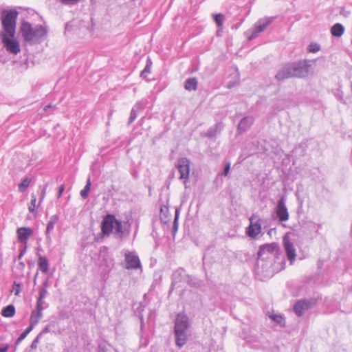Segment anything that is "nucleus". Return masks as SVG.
Masks as SVG:
<instances>
[{
    "instance_id": "nucleus-25",
    "label": "nucleus",
    "mask_w": 352,
    "mask_h": 352,
    "mask_svg": "<svg viewBox=\"0 0 352 352\" xmlns=\"http://www.w3.org/2000/svg\"><path fill=\"white\" fill-rule=\"evenodd\" d=\"M15 314V307L12 305H9L1 311V315L6 318L12 317Z\"/></svg>"
},
{
    "instance_id": "nucleus-11",
    "label": "nucleus",
    "mask_w": 352,
    "mask_h": 352,
    "mask_svg": "<svg viewBox=\"0 0 352 352\" xmlns=\"http://www.w3.org/2000/svg\"><path fill=\"white\" fill-rule=\"evenodd\" d=\"M285 197H281L275 208V212L280 222L287 221L289 217L288 210L285 205Z\"/></svg>"
},
{
    "instance_id": "nucleus-3",
    "label": "nucleus",
    "mask_w": 352,
    "mask_h": 352,
    "mask_svg": "<svg viewBox=\"0 0 352 352\" xmlns=\"http://www.w3.org/2000/svg\"><path fill=\"white\" fill-rule=\"evenodd\" d=\"M112 233L122 239L124 232L122 222L116 219L113 214H108L101 222V234L104 236H109Z\"/></svg>"
},
{
    "instance_id": "nucleus-2",
    "label": "nucleus",
    "mask_w": 352,
    "mask_h": 352,
    "mask_svg": "<svg viewBox=\"0 0 352 352\" xmlns=\"http://www.w3.org/2000/svg\"><path fill=\"white\" fill-rule=\"evenodd\" d=\"M189 327L188 317L186 314H179L176 317L174 328L175 343L179 348H182L186 343Z\"/></svg>"
},
{
    "instance_id": "nucleus-12",
    "label": "nucleus",
    "mask_w": 352,
    "mask_h": 352,
    "mask_svg": "<svg viewBox=\"0 0 352 352\" xmlns=\"http://www.w3.org/2000/svg\"><path fill=\"white\" fill-rule=\"evenodd\" d=\"M283 243L287 254V257L288 260L290 261V263L292 264L296 259V249L294 246V243L292 242L289 238V233H287L284 235L283 239Z\"/></svg>"
},
{
    "instance_id": "nucleus-15",
    "label": "nucleus",
    "mask_w": 352,
    "mask_h": 352,
    "mask_svg": "<svg viewBox=\"0 0 352 352\" xmlns=\"http://www.w3.org/2000/svg\"><path fill=\"white\" fill-rule=\"evenodd\" d=\"M126 268L137 269L140 267L139 257L133 253L129 252L125 254Z\"/></svg>"
},
{
    "instance_id": "nucleus-37",
    "label": "nucleus",
    "mask_w": 352,
    "mask_h": 352,
    "mask_svg": "<svg viewBox=\"0 0 352 352\" xmlns=\"http://www.w3.org/2000/svg\"><path fill=\"white\" fill-rule=\"evenodd\" d=\"M270 318L275 322H276L278 324H282V322L284 321L283 318L280 315L274 314L270 316Z\"/></svg>"
},
{
    "instance_id": "nucleus-10",
    "label": "nucleus",
    "mask_w": 352,
    "mask_h": 352,
    "mask_svg": "<svg viewBox=\"0 0 352 352\" xmlns=\"http://www.w3.org/2000/svg\"><path fill=\"white\" fill-rule=\"evenodd\" d=\"M2 42L7 51L13 54H17L20 52L19 42L14 36H9L7 34H2Z\"/></svg>"
},
{
    "instance_id": "nucleus-28",
    "label": "nucleus",
    "mask_w": 352,
    "mask_h": 352,
    "mask_svg": "<svg viewBox=\"0 0 352 352\" xmlns=\"http://www.w3.org/2000/svg\"><path fill=\"white\" fill-rule=\"evenodd\" d=\"M34 326L30 324V326L20 335V336L17 338L16 341V344H19L22 340H23L28 333L33 329Z\"/></svg>"
},
{
    "instance_id": "nucleus-8",
    "label": "nucleus",
    "mask_w": 352,
    "mask_h": 352,
    "mask_svg": "<svg viewBox=\"0 0 352 352\" xmlns=\"http://www.w3.org/2000/svg\"><path fill=\"white\" fill-rule=\"evenodd\" d=\"M274 19V17L260 19L254 24V28L248 30V33L250 34L248 39L252 40L256 38L260 33L263 32L265 30V28L273 22Z\"/></svg>"
},
{
    "instance_id": "nucleus-14",
    "label": "nucleus",
    "mask_w": 352,
    "mask_h": 352,
    "mask_svg": "<svg viewBox=\"0 0 352 352\" xmlns=\"http://www.w3.org/2000/svg\"><path fill=\"white\" fill-rule=\"evenodd\" d=\"M177 168L180 174L179 179H187L190 173V160L186 157L179 159Z\"/></svg>"
},
{
    "instance_id": "nucleus-1",
    "label": "nucleus",
    "mask_w": 352,
    "mask_h": 352,
    "mask_svg": "<svg viewBox=\"0 0 352 352\" xmlns=\"http://www.w3.org/2000/svg\"><path fill=\"white\" fill-rule=\"evenodd\" d=\"M312 63L313 60L307 59L287 63L278 70L275 78L279 81L291 78H305L311 72Z\"/></svg>"
},
{
    "instance_id": "nucleus-34",
    "label": "nucleus",
    "mask_w": 352,
    "mask_h": 352,
    "mask_svg": "<svg viewBox=\"0 0 352 352\" xmlns=\"http://www.w3.org/2000/svg\"><path fill=\"white\" fill-rule=\"evenodd\" d=\"M12 291L14 292L16 296H18L21 291V284L14 281L13 283Z\"/></svg>"
},
{
    "instance_id": "nucleus-38",
    "label": "nucleus",
    "mask_w": 352,
    "mask_h": 352,
    "mask_svg": "<svg viewBox=\"0 0 352 352\" xmlns=\"http://www.w3.org/2000/svg\"><path fill=\"white\" fill-rule=\"evenodd\" d=\"M41 334H38L37 336L35 338V339L33 340V342L31 344L30 347L32 349H36L37 348V344L39 342L41 338Z\"/></svg>"
},
{
    "instance_id": "nucleus-47",
    "label": "nucleus",
    "mask_w": 352,
    "mask_h": 352,
    "mask_svg": "<svg viewBox=\"0 0 352 352\" xmlns=\"http://www.w3.org/2000/svg\"><path fill=\"white\" fill-rule=\"evenodd\" d=\"M136 110V111L138 112V111L139 110H141L142 109V102H138L135 106L134 107Z\"/></svg>"
},
{
    "instance_id": "nucleus-50",
    "label": "nucleus",
    "mask_w": 352,
    "mask_h": 352,
    "mask_svg": "<svg viewBox=\"0 0 352 352\" xmlns=\"http://www.w3.org/2000/svg\"><path fill=\"white\" fill-rule=\"evenodd\" d=\"M52 106L50 104H48V105H46L45 107H44V111H47L48 109L51 108Z\"/></svg>"
},
{
    "instance_id": "nucleus-43",
    "label": "nucleus",
    "mask_w": 352,
    "mask_h": 352,
    "mask_svg": "<svg viewBox=\"0 0 352 352\" xmlns=\"http://www.w3.org/2000/svg\"><path fill=\"white\" fill-rule=\"evenodd\" d=\"M52 325V324L47 325L38 334H41V337H42L44 333L50 332Z\"/></svg>"
},
{
    "instance_id": "nucleus-24",
    "label": "nucleus",
    "mask_w": 352,
    "mask_h": 352,
    "mask_svg": "<svg viewBox=\"0 0 352 352\" xmlns=\"http://www.w3.org/2000/svg\"><path fill=\"white\" fill-rule=\"evenodd\" d=\"M58 216L55 214L50 217V221L47 223V228H46V237H50V232L53 230L54 228V225L58 222Z\"/></svg>"
},
{
    "instance_id": "nucleus-4",
    "label": "nucleus",
    "mask_w": 352,
    "mask_h": 352,
    "mask_svg": "<svg viewBox=\"0 0 352 352\" xmlns=\"http://www.w3.org/2000/svg\"><path fill=\"white\" fill-rule=\"evenodd\" d=\"M21 32L23 38L26 41H42L45 35L47 30L42 25H36L32 27L28 22H23L21 26Z\"/></svg>"
},
{
    "instance_id": "nucleus-29",
    "label": "nucleus",
    "mask_w": 352,
    "mask_h": 352,
    "mask_svg": "<svg viewBox=\"0 0 352 352\" xmlns=\"http://www.w3.org/2000/svg\"><path fill=\"white\" fill-rule=\"evenodd\" d=\"M91 188V182L90 179H88L87 184L84 188L80 191V196L82 199H87L89 195V192L90 191Z\"/></svg>"
},
{
    "instance_id": "nucleus-35",
    "label": "nucleus",
    "mask_w": 352,
    "mask_h": 352,
    "mask_svg": "<svg viewBox=\"0 0 352 352\" xmlns=\"http://www.w3.org/2000/svg\"><path fill=\"white\" fill-rule=\"evenodd\" d=\"M178 218H179V211L177 210H176L175 219H174V221H173V228L174 232H176L178 228Z\"/></svg>"
},
{
    "instance_id": "nucleus-39",
    "label": "nucleus",
    "mask_w": 352,
    "mask_h": 352,
    "mask_svg": "<svg viewBox=\"0 0 352 352\" xmlns=\"http://www.w3.org/2000/svg\"><path fill=\"white\" fill-rule=\"evenodd\" d=\"M47 294V289L46 288H40L38 297L45 298Z\"/></svg>"
},
{
    "instance_id": "nucleus-49",
    "label": "nucleus",
    "mask_w": 352,
    "mask_h": 352,
    "mask_svg": "<svg viewBox=\"0 0 352 352\" xmlns=\"http://www.w3.org/2000/svg\"><path fill=\"white\" fill-rule=\"evenodd\" d=\"M8 349V345H5L0 347V352H6Z\"/></svg>"
},
{
    "instance_id": "nucleus-17",
    "label": "nucleus",
    "mask_w": 352,
    "mask_h": 352,
    "mask_svg": "<svg viewBox=\"0 0 352 352\" xmlns=\"http://www.w3.org/2000/svg\"><path fill=\"white\" fill-rule=\"evenodd\" d=\"M188 274H186L185 270L183 268H179L176 270L172 275V286H175L176 285L186 281L187 277Z\"/></svg>"
},
{
    "instance_id": "nucleus-27",
    "label": "nucleus",
    "mask_w": 352,
    "mask_h": 352,
    "mask_svg": "<svg viewBox=\"0 0 352 352\" xmlns=\"http://www.w3.org/2000/svg\"><path fill=\"white\" fill-rule=\"evenodd\" d=\"M151 65H152V62H151V59L148 58L146 61V65L144 69L140 73V76L142 78H146L148 74L151 73Z\"/></svg>"
},
{
    "instance_id": "nucleus-36",
    "label": "nucleus",
    "mask_w": 352,
    "mask_h": 352,
    "mask_svg": "<svg viewBox=\"0 0 352 352\" xmlns=\"http://www.w3.org/2000/svg\"><path fill=\"white\" fill-rule=\"evenodd\" d=\"M47 306L45 302L43 300V298H41L38 297L36 301V307L37 308H43V309Z\"/></svg>"
},
{
    "instance_id": "nucleus-7",
    "label": "nucleus",
    "mask_w": 352,
    "mask_h": 352,
    "mask_svg": "<svg viewBox=\"0 0 352 352\" xmlns=\"http://www.w3.org/2000/svg\"><path fill=\"white\" fill-rule=\"evenodd\" d=\"M274 19V17L260 19L254 24V28L248 30V33L250 34L248 39L252 40L256 38L260 33L263 32L265 30V28L273 22Z\"/></svg>"
},
{
    "instance_id": "nucleus-6",
    "label": "nucleus",
    "mask_w": 352,
    "mask_h": 352,
    "mask_svg": "<svg viewBox=\"0 0 352 352\" xmlns=\"http://www.w3.org/2000/svg\"><path fill=\"white\" fill-rule=\"evenodd\" d=\"M279 250L278 245L276 243H266L261 245L258 252V260H267L276 256Z\"/></svg>"
},
{
    "instance_id": "nucleus-9",
    "label": "nucleus",
    "mask_w": 352,
    "mask_h": 352,
    "mask_svg": "<svg viewBox=\"0 0 352 352\" xmlns=\"http://www.w3.org/2000/svg\"><path fill=\"white\" fill-rule=\"evenodd\" d=\"M316 303L314 298L303 299L297 301L294 306V311L298 316H301L305 311L313 307Z\"/></svg>"
},
{
    "instance_id": "nucleus-19",
    "label": "nucleus",
    "mask_w": 352,
    "mask_h": 352,
    "mask_svg": "<svg viewBox=\"0 0 352 352\" xmlns=\"http://www.w3.org/2000/svg\"><path fill=\"white\" fill-rule=\"evenodd\" d=\"M38 260V267L43 273H47L49 271V262L45 256H43L38 253H36Z\"/></svg>"
},
{
    "instance_id": "nucleus-32",
    "label": "nucleus",
    "mask_w": 352,
    "mask_h": 352,
    "mask_svg": "<svg viewBox=\"0 0 352 352\" xmlns=\"http://www.w3.org/2000/svg\"><path fill=\"white\" fill-rule=\"evenodd\" d=\"M308 50L310 52H313V53H316V52H318V51H320V45H318V43H311L309 47H308Z\"/></svg>"
},
{
    "instance_id": "nucleus-16",
    "label": "nucleus",
    "mask_w": 352,
    "mask_h": 352,
    "mask_svg": "<svg viewBox=\"0 0 352 352\" xmlns=\"http://www.w3.org/2000/svg\"><path fill=\"white\" fill-rule=\"evenodd\" d=\"M33 231L28 227L19 228L16 230L18 241L26 245L28 239L32 236Z\"/></svg>"
},
{
    "instance_id": "nucleus-30",
    "label": "nucleus",
    "mask_w": 352,
    "mask_h": 352,
    "mask_svg": "<svg viewBox=\"0 0 352 352\" xmlns=\"http://www.w3.org/2000/svg\"><path fill=\"white\" fill-rule=\"evenodd\" d=\"M224 19V16L222 14H217L214 16V20L219 28H222Z\"/></svg>"
},
{
    "instance_id": "nucleus-33",
    "label": "nucleus",
    "mask_w": 352,
    "mask_h": 352,
    "mask_svg": "<svg viewBox=\"0 0 352 352\" xmlns=\"http://www.w3.org/2000/svg\"><path fill=\"white\" fill-rule=\"evenodd\" d=\"M137 118V111L135 108L131 109L130 117L129 119L128 124H131Z\"/></svg>"
},
{
    "instance_id": "nucleus-44",
    "label": "nucleus",
    "mask_w": 352,
    "mask_h": 352,
    "mask_svg": "<svg viewBox=\"0 0 352 352\" xmlns=\"http://www.w3.org/2000/svg\"><path fill=\"white\" fill-rule=\"evenodd\" d=\"M64 190H65V186H64V184H61L58 188V195H57L58 198H60L61 197Z\"/></svg>"
},
{
    "instance_id": "nucleus-22",
    "label": "nucleus",
    "mask_w": 352,
    "mask_h": 352,
    "mask_svg": "<svg viewBox=\"0 0 352 352\" xmlns=\"http://www.w3.org/2000/svg\"><path fill=\"white\" fill-rule=\"evenodd\" d=\"M186 283L190 287L197 289L201 288L204 285V282L202 280H198L190 275H188L187 277Z\"/></svg>"
},
{
    "instance_id": "nucleus-18",
    "label": "nucleus",
    "mask_w": 352,
    "mask_h": 352,
    "mask_svg": "<svg viewBox=\"0 0 352 352\" xmlns=\"http://www.w3.org/2000/svg\"><path fill=\"white\" fill-rule=\"evenodd\" d=\"M254 122V118L251 116H247L241 119L238 125V131L240 132L246 131Z\"/></svg>"
},
{
    "instance_id": "nucleus-26",
    "label": "nucleus",
    "mask_w": 352,
    "mask_h": 352,
    "mask_svg": "<svg viewBox=\"0 0 352 352\" xmlns=\"http://www.w3.org/2000/svg\"><path fill=\"white\" fill-rule=\"evenodd\" d=\"M31 182V179L29 177L24 178L18 186L19 191L23 192L29 186Z\"/></svg>"
},
{
    "instance_id": "nucleus-51",
    "label": "nucleus",
    "mask_w": 352,
    "mask_h": 352,
    "mask_svg": "<svg viewBox=\"0 0 352 352\" xmlns=\"http://www.w3.org/2000/svg\"><path fill=\"white\" fill-rule=\"evenodd\" d=\"M20 265H21L23 266L24 265L23 263H22V262L20 263Z\"/></svg>"
},
{
    "instance_id": "nucleus-21",
    "label": "nucleus",
    "mask_w": 352,
    "mask_h": 352,
    "mask_svg": "<svg viewBox=\"0 0 352 352\" xmlns=\"http://www.w3.org/2000/svg\"><path fill=\"white\" fill-rule=\"evenodd\" d=\"M344 32V26L340 23L334 24L331 28V33L335 37H340Z\"/></svg>"
},
{
    "instance_id": "nucleus-41",
    "label": "nucleus",
    "mask_w": 352,
    "mask_h": 352,
    "mask_svg": "<svg viewBox=\"0 0 352 352\" xmlns=\"http://www.w3.org/2000/svg\"><path fill=\"white\" fill-rule=\"evenodd\" d=\"M230 164L228 163L226 164V166L224 167V170H223V172L222 173V175L226 177L230 172Z\"/></svg>"
},
{
    "instance_id": "nucleus-20",
    "label": "nucleus",
    "mask_w": 352,
    "mask_h": 352,
    "mask_svg": "<svg viewBox=\"0 0 352 352\" xmlns=\"http://www.w3.org/2000/svg\"><path fill=\"white\" fill-rule=\"evenodd\" d=\"M43 308H37L36 307L35 310H33L31 316H30V323L33 326H35L38 324L40 319L43 317Z\"/></svg>"
},
{
    "instance_id": "nucleus-5",
    "label": "nucleus",
    "mask_w": 352,
    "mask_h": 352,
    "mask_svg": "<svg viewBox=\"0 0 352 352\" xmlns=\"http://www.w3.org/2000/svg\"><path fill=\"white\" fill-rule=\"evenodd\" d=\"M18 12L15 10H3L1 12V23L4 30L3 34L14 36L16 21Z\"/></svg>"
},
{
    "instance_id": "nucleus-23",
    "label": "nucleus",
    "mask_w": 352,
    "mask_h": 352,
    "mask_svg": "<svg viewBox=\"0 0 352 352\" xmlns=\"http://www.w3.org/2000/svg\"><path fill=\"white\" fill-rule=\"evenodd\" d=\"M197 84L196 78H190L186 80L184 87L188 91H195L197 89Z\"/></svg>"
},
{
    "instance_id": "nucleus-13",
    "label": "nucleus",
    "mask_w": 352,
    "mask_h": 352,
    "mask_svg": "<svg viewBox=\"0 0 352 352\" xmlns=\"http://www.w3.org/2000/svg\"><path fill=\"white\" fill-rule=\"evenodd\" d=\"M250 226L247 228L246 233L248 236L251 238H255L261 232V223L260 219H258L256 215L253 214L250 218Z\"/></svg>"
},
{
    "instance_id": "nucleus-40",
    "label": "nucleus",
    "mask_w": 352,
    "mask_h": 352,
    "mask_svg": "<svg viewBox=\"0 0 352 352\" xmlns=\"http://www.w3.org/2000/svg\"><path fill=\"white\" fill-rule=\"evenodd\" d=\"M62 3L65 5L76 4L80 0H59Z\"/></svg>"
},
{
    "instance_id": "nucleus-48",
    "label": "nucleus",
    "mask_w": 352,
    "mask_h": 352,
    "mask_svg": "<svg viewBox=\"0 0 352 352\" xmlns=\"http://www.w3.org/2000/svg\"><path fill=\"white\" fill-rule=\"evenodd\" d=\"M48 287H49L48 280H47V279H46V280L43 282V285H42V287H41V288H46V289H47Z\"/></svg>"
},
{
    "instance_id": "nucleus-31",
    "label": "nucleus",
    "mask_w": 352,
    "mask_h": 352,
    "mask_svg": "<svg viewBox=\"0 0 352 352\" xmlns=\"http://www.w3.org/2000/svg\"><path fill=\"white\" fill-rule=\"evenodd\" d=\"M31 201L30 204L29 206L28 210L30 212H34L35 211L36 208V197L35 195L32 194L31 195Z\"/></svg>"
},
{
    "instance_id": "nucleus-42",
    "label": "nucleus",
    "mask_w": 352,
    "mask_h": 352,
    "mask_svg": "<svg viewBox=\"0 0 352 352\" xmlns=\"http://www.w3.org/2000/svg\"><path fill=\"white\" fill-rule=\"evenodd\" d=\"M47 184H45L41 192V197H40V200H39V204L43 201L45 196V193H46V189H47Z\"/></svg>"
},
{
    "instance_id": "nucleus-46",
    "label": "nucleus",
    "mask_w": 352,
    "mask_h": 352,
    "mask_svg": "<svg viewBox=\"0 0 352 352\" xmlns=\"http://www.w3.org/2000/svg\"><path fill=\"white\" fill-rule=\"evenodd\" d=\"M215 135V131H214V129H210L208 131H207V136L210 137V138H212L213 136Z\"/></svg>"
},
{
    "instance_id": "nucleus-45",
    "label": "nucleus",
    "mask_w": 352,
    "mask_h": 352,
    "mask_svg": "<svg viewBox=\"0 0 352 352\" xmlns=\"http://www.w3.org/2000/svg\"><path fill=\"white\" fill-rule=\"evenodd\" d=\"M26 249H27V246H26V245H25L24 247L20 250V254L18 256V259H21L23 257V256L25 254V253L26 252Z\"/></svg>"
}]
</instances>
